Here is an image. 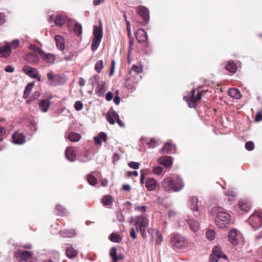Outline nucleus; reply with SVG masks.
<instances>
[{
  "mask_svg": "<svg viewBox=\"0 0 262 262\" xmlns=\"http://www.w3.org/2000/svg\"><path fill=\"white\" fill-rule=\"evenodd\" d=\"M211 212L215 213V223L221 229L229 227L231 223V215L227 211L219 207L213 208Z\"/></svg>",
  "mask_w": 262,
  "mask_h": 262,
  "instance_id": "f257e3e1",
  "label": "nucleus"
},
{
  "mask_svg": "<svg viewBox=\"0 0 262 262\" xmlns=\"http://www.w3.org/2000/svg\"><path fill=\"white\" fill-rule=\"evenodd\" d=\"M162 187L166 191L172 190L173 191L177 192L183 189L184 184L181 178L176 176L174 178L169 177L165 178L163 182Z\"/></svg>",
  "mask_w": 262,
  "mask_h": 262,
  "instance_id": "f03ea898",
  "label": "nucleus"
},
{
  "mask_svg": "<svg viewBox=\"0 0 262 262\" xmlns=\"http://www.w3.org/2000/svg\"><path fill=\"white\" fill-rule=\"evenodd\" d=\"M170 243L173 247L180 249H191L194 246L193 243L188 241L179 234H174L171 236Z\"/></svg>",
  "mask_w": 262,
  "mask_h": 262,
  "instance_id": "7ed1b4c3",
  "label": "nucleus"
},
{
  "mask_svg": "<svg viewBox=\"0 0 262 262\" xmlns=\"http://www.w3.org/2000/svg\"><path fill=\"white\" fill-rule=\"evenodd\" d=\"M99 24L100 27H98L97 26H94L93 27L94 37L91 45V49L93 51H96L98 49L103 37V31L101 20L99 21Z\"/></svg>",
  "mask_w": 262,
  "mask_h": 262,
  "instance_id": "20e7f679",
  "label": "nucleus"
},
{
  "mask_svg": "<svg viewBox=\"0 0 262 262\" xmlns=\"http://www.w3.org/2000/svg\"><path fill=\"white\" fill-rule=\"evenodd\" d=\"M149 224L148 218L144 215H138L136 217L135 226L137 231L139 230L143 238L146 237L145 228Z\"/></svg>",
  "mask_w": 262,
  "mask_h": 262,
  "instance_id": "39448f33",
  "label": "nucleus"
},
{
  "mask_svg": "<svg viewBox=\"0 0 262 262\" xmlns=\"http://www.w3.org/2000/svg\"><path fill=\"white\" fill-rule=\"evenodd\" d=\"M195 93V90L192 89L187 96L183 97L184 100L187 102L189 107L190 108L194 107L196 102L200 101L201 99L202 92L198 90L196 96L194 95Z\"/></svg>",
  "mask_w": 262,
  "mask_h": 262,
  "instance_id": "423d86ee",
  "label": "nucleus"
},
{
  "mask_svg": "<svg viewBox=\"0 0 262 262\" xmlns=\"http://www.w3.org/2000/svg\"><path fill=\"white\" fill-rule=\"evenodd\" d=\"M228 237L230 244L237 246L239 242H244L242 233L236 229H232L228 234Z\"/></svg>",
  "mask_w": 262,
  "mask_h": 262,
  "instance_id": "0eeeda50",
  "label": "nucleus"
},
{
  "mask_svg": "<svg viewBox=\"0 0 262 262\" xmlns=\"http://www.w3.org/2000/svg\"><path fill=\"white\" fill-rule=\"evenodd\" d=\"M249 223L256 229L262 226V212L256 211L249 219Z\"/></svg>",
  "mask_w": 262,
  "mask_h": 262,
  "instance_id": "6e6552de",
  "label": "nucleus"
},
{
  "mask_svg": "<svg viewBox=\"0 0 262 262\" xmlns=\"http://www.w3.org/2000/svg\"><path fill=\"white\" fill-rule=\"evenodd\" d=\"M107 121L111 124H114L116 122L121 127H124V123L120 120L118 114L113 109L110 110L106 114Z\"/></svg>",
  "mask_w": 262,
  "mask_h": 262,
  "instance_id": "1a4fd4ad",
  "label": "nucleus"
},
{
  "mask_svg": "<svg viewBox=\"0 0 262 262\" xmlns=\"http://www.w3.org/2000/svg\"><path fill=\"white\" fill-rule=\"evenodd\" d=\"M47 76L50 84L52 85H57L63 84L65 81L64 79H63L62 81H59V80H61L64 77L59 74L54 75L52 71L49 72Z\"/></svg>",
  "mask_w": 262,
  "mask_h": 262,
  "instance_id": "9d476101",
  "label": "nucleus"
},
{
  "mask_svg": "<svg viewBox=\"0 0 262 262\" xmlns=\"http://www.w3.org/2000/svg\"><path fill=\"white\" fill-rule=\"evenodd\" d=\"M23 71L30 77L36 78L38 81H40L41 80V77L38 75V71L36 69L32 68L28 65H26L24 66Z\"/></svg>",
  "mask_w": 262,
  "mask_h": 262,
  "instance_id": "9b49d317",
  "label": "nucleus"
},
{
  "mask_svg": "<svg viewBox=\"0 0 262 262\" xmlns=\"http://www.w3.org/2000/svg\"><path fill=\"white\" fill-rule=\"evenodd\" d=\"M63 247L65 249L66 254L70 258H73L76 257L78 254V251L75 249L72 245L70 244H65Z\"/></svg>",
  "mask_w": 262,
  "mask_h": 262,
  "instance_id": "f8f14e48",
  "label": "nucleus"
},
{
  "mask_svg": "<svg viewBox=\"0 0 262 262\" xmlns=\"http://www.w3.org/2000/svg\"><path fill=\"white\" fill-rule=\"evenodd\" d=\"M24 59L31 64H36L38 63L39 58L38 55L34 53H29L24 56Z\"/></svg>",
  "mask_w": 262,
  "mask_h": 262,
  "instance_id": "ddd939ff",
  "label": "nucleus"
},
{
  "mask_svg": "<svg viewBox=\"0 0 262 262\" xmlns=\"http://www.w3.org/2000/svg\"><path fill=\"white\" fill-rule=\"evenodd\" d=\"M138 13L142 17V18L145 20V23L143 25L147 24L149 20V12L148 9L142 6H139L137 8Z\"/></svg>",
  "mask_w": 262,
  "mask_h": 262,
  "instance_id": "4468645a",
  "label": "nucleus"
},
{
  "mask_svg": "<svg viewBox=\"0 0 262 262\" xmlns=\"http://www.w3.org/2000/svg\"><path fill=\"white\" fill-rule=\"evenodd\" d=\"M11 52V44L9 43H5L0 47V57L6 58L10 55Z\"/></svg>",
  "mask_w": 262,
  "mask_h": 262,
  "instance_id": "2eb2a0df",
  "label": "nucleus"
},
{
  "mask_svg": "<svg viewBox=\"0 0 262 262\" xmlns=\"http://www.w3.org/2000/svg\"><path fill=\"white\" fill-rule=\"evenodd\" d=\"M136 37L137 40L140 43L145 42L148 39V36L147 33L144 29H139L136 33Z\"/></svg>",
  "mask_w": 262,
  "mask_h": 262,
  "instance_id": "dca6fc26",
  "label": "nucleus"
},
{
  "mask_svg": "<svg viewBox=\"0 0 262 262\" xmlns=\"http://www.w3.org/2000/svg\"><path fill=\"white\" fill-rule=\"evenodd\" d=\"M32 253L27 250H17V258L21 261H28L32 258Z\"/></svg>",
  "mask_w": 262,
  "mask_h": 262,
  "instance_id": "f3484780",
  "label": "nucleus"
},
{
  "mask_svg": "<svg viewBox=\"0 0 262 262\" xmlns=\"http://www.w3.org/2000/svg\"><path fill=\"white\" fill-rule=\"evenodd\" d=\"M99 77L98 76H94L91 78V80H94L95 82L97 83L99 86L96 89V93L100 97H102L106 91L104 84L100 85L98 83Z\"/></svg>",
  "mask_w": 262,
  "mask_h": 262,
  "instance_id": "a211bd4d",
  "label": "nucleus"
},
{
  "mask_svg": "<svg viewBox=\"0 0 262 262\" xmlns=\"http://www.w3.org/2000/svg\"><path fill=\"white\" fill-rule=\"evenodd\" d=\"M186 220L190 229L193 232L195 233L198 230L199 228V223L189 216H187Z\"/></svg>",
  "mask_w": 262,
  "mask_h": 262,
  "instance_id": "6ab92c4d",
  "label": "nucleus"
},
{
  "mask_svg": "<svg viewBox=\"0 0 262 262\" xmlns=\"http://www.w3.org/2000/svg\"><path fill=\"white\" fill-rule=\"evenodd\" d=\"M54 19V22L57 26L59 27L62 26V25L65 23L66 21V16L61 15V14H58L56 15L55 18H54L52 15L50 16V18L49 19V21H52Z\"/></svg>",
  "mask_w": 262,
  "mask_h": 262,
  "instance_id": "aec40b11",
  "label": "nucleus"
},
{
  "mask_svg": "<svg viewBox=\"0 0 262 262\" xmlns=\"http://www.w3.org/2000/svg\"><path fill=\"white\" fill-rule=\"evenodd\" d=\"M148 232L151 235L152 238H156L157 244H160L163 241L162 234L156 229L150 228L148 230Z\"/></svg>",
  "mask_w": 262,
  "mask_h": 262,
  "instance_id": "412c9836",
  "label": "nucleus"
},
{
  "mask_svg": "<svg viewBox=\"0 0 262 262\" xmlns=\"http://www.w3.org/2000/svg\"><path fill=\"white\" fill-rule=\"evenodd\" d=\"M161 151L163 154H173L176 151V146L170 142H166Z\"/></svg>",
  "mask_w": 262,
  "mask_h": 262,
  "instance_id": "4be33fe9",
  "label": "nucleus"
},
{
  "mask_svg": "<svg viewBox=\"0 0 262 262\" xmlns=\"http://www.w3.org/2000/svg\"><path fill=\"white\" fill-rule=\"evenodd\" d=\"M65 155L67 159L71 162H74L76 159V152L72 147L69 146L66 148Z\"/></svg>",
  "mask_w": 262,
  "mask_h": 262,
  "instance_id": "5701e85b",
  "label": "nucleus"
},
{
  "mask_svg": "<svg viewBox=\"0 0 262 262\" xmlns=\"http://www.w3.org/2000/svg\"><path fill=\"white\" fill-rule=\"evenodd\" d=\"M39 55L42 60L50 63H53L55 60L54 56L50 53H46L43 50L39 51Z\"/></svg>",
  "mask_w": 262,
  "mask_h": 262,
  "instance_id": "b1692460",
  "label": "nucleus"
},
{
  "mask_svg": "<svg viewBox=\"0 0 262 262\" xmlns=\"http://www.w3.org/2000/svg\"><path fill=\"white\" fill-rule=\"evenodd\" d=\"M158 162L165 167H168L172 165V160L169 156H164L159 159Z\"/></svg>",
  "mask_w": 262,
  "mask_h": 262,
  "instance_id": "393cba45",
  "label": "nucleus"
},
{
  "mask_svg": "<svg viewBox=\"0 0 262 262\" xmlns=\"http://www.w3.org/2000/svg\"><path fill=\"white\" fill-rule=\"evenodd\" d=\"M50 106V101L49 99H41L39 102V109L42 112H47Z\"/></svg>",
  "mask_w": 262,
  "mask_h": 262,
  "instance_id": "a878e982",
  "label": "nucleus"
},
{
  "mask_svg": "<svg viewBox=\"0 0 262 262\" xmlns=\"http://www.w3.org/2000/svg\"><path fill=\"white\" fill-rule=\"evenodd\" d=\"M156 180L152 178H148L145 183V186L149 191L154 190L156 187Z\"/></svg>",
  "mask_w": 262,
  "mask_h": 262,
  "instance_id": "bb28decb",
  "label": "nucleus"
},
{
  "mask_svg": "<svg viewBox=\"0 0 262 262\" xmlns=\"http://www.w3.org/2000/svg\"><path fill=\"white\" fill-rule=\"evenodd\" d=\"M94 140L96 144L101 145L102 144V140L105 142L107 140L106 134L103 132L100 133L97 136L94 137Z\"/></svg>",
  "mask_w": 262,
  "mask_h": 262,
  "instance_id": "cd10ccee",
  "label": "nucleus"
},
{
  "mask_svg": "<svg viewBox=\"0 0 262 262\" xmlns=\"http://www.w3.org/2000/svg\"><path fill=\"white\" fill-rule=\"evenodd\" d=\"M238 206L242 211L245 212L249 211L251 207L250 203L245 200H241L239 202Z\"/></svg>",
  "mask_w": 262,
  "mask_h": 262,
  "instance_id": "c85d7f7f",
  "label": "nucleus"
},
{
  "mask_svg": "<svg viewBox=\"0 0 262 262\" xmlns=\"http://www.w3.org/2000/svg\"><path fill=\"white\" fill-rule=\"evenodd\" d=\"M55 40L57 48L60 50H63L64 49L63 38L60 35H56L55 37Z\"/></svg>",
  "mask_w": 262,
  "mask_h": 262,
  "instance_id": "c756f323",
  "label": "nucleus"
},
{
  "mask_svg": "<svg viewBox=\"0 0 262 262\" xmlns=\"http://www.w3.org/2000/svg\"><path fill=\"white\" fill-rule=\"evenodd\" d=\"M229 96L235 99H239L241 97V94L239 91L236 88L230 89L228 90Z\"/></svg>",
  "mask_w": 262,
  "mask_h": 262,
  "instance_id": "7c9ffc66",
  "label": "nucleus"
},
{
  "mask_svg": "<svg viewBox=\"0 0 262 262\" xmlns=\"http://www.w3.org/2000/svg\"><path fill=\"white\" fill-rule=\"evenodd\" d=\"M68 138L71 142H77L80 139L81 136L78 133L70 132L68 134Z\"/></svg>",
  "mask_w": 262,
  "mask_h": 262,
  "instance_id": "2f4dec72",
  "label": "nucleus"
},
{
  "mask_svg": "<svg viewBox=\"0 0 262 262\" xmlns=\"http://www.w3.org/2000/svg\"><path fill=\"white\" fill-rule=\"evenodd\" d=\"M198 200L195 197H192L190 201V207L193 212H197L198 210Z\"/></svg>",
  "mask_w": 262,
  "mask_h": 262,
  "instance_id": "473e14b6",
  "label": "nucleus"
},
{
  "mask_svg": "<svg viewBox=\"0 0 262 262\" xmlns=\"http://www.w3.org/2000/svg\"><path fill=\"white\" fill-rule=\"evenodd\" d=\"M226 69L228 71H229L232 73H235L237 71V68L234 62H233V61H230L227 64V66L226 67Z\"/></svg>",
  "mask_w": 262,
  "mask_h": 262,
  "instance_id": "72a5a7b5",
  "label": "nucleus"
},
{
  "mask_svg": "<svg viewBox=\"0 0 262 262\" xmlns=\"http://www.w3.org/2000/svg\"><path fill=\"white\" fill-rule=\"evenodd\" d=\"M34 85V82H30L29 83H28L27 84V85L25 88V89L24 92V98H27L29 96Z\"/></svg>",
  "mask_w": 262,
  "mask_h": 262,
  "instance_id": "f704fd0d",
  "label": "nucleus"
},
{
  "mask_svg": "<svg viewBox=\"0 0 262 262\" xmlns=\"http://www.w3.org/2000/svg\"><path fill=\"white\" fill-rule=\"evenodd\" d=\"M213 254L215 255L219 258H224L225 259L227 258L226 255H225L218 247H214L212 249Z\"/></svg>",
  "mask_w": 262,
  "mask_h": 262,
  "instance_id": "c9c22d12",
  "label": "nucleus"
},
{
  "mask_svg": "<svg viewBox=\"0 0 262 262\" xmlns=\"http://www.w3.org/2000/svg\"><path fill=\"white\" fill-rule=\"evenodd\" d=\"M60 233L62 237L68 238L73 237L76 235L75 231L72 230H64Z\"/></svg>",
  "mask_w": 262,
  "mask_h": 262,
  "instance_id": "e433bc0d",
  "label": "nucleus"
},
{
  "mask_svg": "<svg viewBox=\"0 0 262 262\" xmlns=\"http://www.w3.org/2000/svg\"><path fill=\"white\" fill-rule=\"evenodd\" d=\"M90 159H91L90 151L89 150L85 151L83 156H80L78 159V160L80 162H86L89 161Z\"/></svg>",
  "mask_w": 262,
  "mask_h": 262,
  "instance_id": "4c0bfd02",
  "label": "nucleus"
},
{
  "mask_svg": "<svg viewBox=\"0 0 262 262\" xmlns=\"http://www.w3.org/2000/svg\"><path fill=\"white\" fill-rule=\"evenodd\" d=\"M74 31L77 36H80L82 34V26L79 23H76L74 25Z\"/></svg>",
  "mask_w": 262,
  "mask_h": 262,
  "instance_id": "58836bf2",
  "label": "nucleus"
},
{
  "mask_svg": "<svg viewBox=\"0 0 262 262\" xmlns=\"http://www.w3.org/2000/svg\"><path fill=\"white\" fill-rule=\"evenodd\" d=\"M109 238L112 242L116 243H120L122 240L121 236L116 233H112Z\"/></svg>",
  "mask_w": 262,
  "mask_h": 262,
  "instance_id": "ea45409f",
  "label": "nucleus"
},
{
  "mask_svg": "<svg viewBox=\"0 0 262 262\" xmlns=\"http://www.w3.org/2000/svg\"><path fill=\"white\" fill-rule=\"evenodd\" d=\"M103 68V61L102 60H98L95 65V70L97 73H100Z\"/></svg>",
  "mask_w": 262,
  "mask_h": 262,
  "instance_id": "a19ab883",
  "label": "nucleus"
},
{
  "mask_svg": "<svg viewBox=\"0 0 262 262\" xmlns=\"http://www.w3.org/2000/svg\"><path fill=\"white\" fill-rule=\"evenodd\" d=\"M113 198L111 195H106L104 196L102 200V202L104 205L108 206L112 204Z\"/></svg>",
  "mask_w": 262,
  "mask_h": 262,
  "instance_id": "79ce46f5",
  "label": "nucleus"
},
{
  "mask_svg": "<svg viewBox=\"0 0 262 262\" xmlns=\"http://www.w3.org/2000/svg\"><path fill=\"white\" fill-rule=\"evenodd\" d=\"M225 195L228 199V201H232L234 200L235 193L232 190H229L226 192Z\"/></svg>",
  "mask_w": 262,
  "mask_h": 262,
  "instance_id": "37998d69",
  "label": "nucleus"
},
{
  "mask_svg": "<svg viewBox=\"0 0 262 262\" xmlns=\"http://www.w3.org/2000/svg\"><path fill=\"white\" fill-rule=\"evenodd\" d=\"M215 233L213 230H208L206 233L207 238L209 241H212L214 239Z\"/></svg>",
  "mask_w": 262,
  "mask_h": 262,
  "instance_id": "c03bdc74",
  "label": "nucleus"
},
{
  "mask_svg": "<svg viewBox=\"0 0 262 262\" xmlns=\"http://www.w3.org/2000/svg\"><path fill=\"white\" fill-rule=\"evenodd\" d=\"M89 183L91 185H94L97 183L96 178L92 174H89L87 178Z\"/></svg>",
  "mask_w": 262,
  "mask_h": 262,
  "instance_id": "a18cd8bd",
  "label": "nucleus"
},
{
  "mask_svg": "<svg viewBox=\"0 0 262 262\" xmlns=\"http://www.w3.org/2000/svg\"><path fill=\"white\" fill-rule=\"evenodd\" d=\"M110 256L113 259V262H116L117 249L116 248L113 247L111 248L110 250Z\"/></svg>",
  "mask_w": 262,
  "mask_h": 262,
  "instance_id": "49530a36",
  "label": "nucleus"
},
{
  "mask_svg": "<svg viewBox=\"0 0 262 262\" xmlns=\"http://www.w3.org/2000/svg\"><path fill=\"white\" fill-rule=\"evenodd\" d=\"M56 210L58 211L62 215L66 214L67 213L66 208L60 205H56Z\"/></svg>",
  "mask_w": 262,
  "mask_h": 262,
  "instance_id": "de8ad7c7",
  "label": "nucleus"
},
{
  "mask_svg": "<svg viewBox=\"0 0 262 262\" xmlns=\"http://www.w3.org/2000/svg\"><path fill=\"white\" fill-rule=\"evenodd\" d=\"M25 137L20 133H17V144H23L25 142Z\"/></svg>",
  "mask_w": 262,
  "mask_h": 262,
  "instance_id": "09e8293b",
  "label": "nucleus"
},
{
  "mask_svg": "<svg viewBox=\"0 0 262 262\" xmlns=\"http://www.w3.org/2000/svg\"><path fill=\"white\" fill-rule=\"evenodd\" d=\"M132 71L136 72V76H138V74L142 72V68L141 67L133 65L132 67Z\"/></svg>",
  "mask_w": 262,
  "mask_h": 262,
  "instance_id": "8fccbe9b",
  "label": "nucleus"
},
{
  "mask_svg": "<svg viewBox=\"0 0 262 262\" xmlns=\"http://www.w3.org/2000/svg\"><path fill=\"white\" fill-rule=\"evenodd\" d=\"M152 171L154 174L157 175H160L163 171V168L162 167L160 166H157L154 167Z\"/></svg>",
  "mask_w": 262,
  "mask_h": 262,
  "instance_id": "3c124183",
  "label": "nucleus"
},
{
  "mask_svg": "<svg viewBox=\"0 0 262 262\" xmlns=\"http://www.w3.org/2000/svg\"><path fill=\"white\" fill-rule=\"evenodd\" d=\"M125 18H126L125 14L124 15ZM126 23V29L127 31V35L129 38H132V34H131V29L130 23L128 20L125 19Z\"/></svg>",
  "mask_w": 262,
  "mask_h": 262,
  "instance_id": "603ef678",
  "label": "nucleus"
},
{
  "mask_svg": "<svg viewBox=\"0 0 262 262\" xmlns=\"http://www.w3.org/2000/svg\"><path fill=\"white\" fill-rule=\"evenodd\" d=\"M40 96V93L38 91H35L33 92V93L32 94L31 96L30 97V100L31 101H34L37 99L39 96Z\"/></svg>",
  "mask_w": 262,
  "mask_h": 262,
  "instance_id": "864d4df0",
  "label": "nucleus"
},
{
  "mask_svg": "<svg viewBox=\"0 0 262 262\" xmlns=\"http://www.w3.org/2000/svg\"><path fill=\"white\" fill-rule=\"evenodd\" d=\"M74 108L77 111L81 110L83 108V104L80 101H77L74 104Z\"/></svg>",
  "mask_w": 262,
  "mask_h": 262,
  "instance_id": "5fc2aeb1",
  "label": "nucleus"
},
{
  "mask_svg": "<svg viewBox=\"0 0 262 262\" xmlns=\"http://www.w3.org/2000/svg\"><path fill=\"white\" fill-rule=\"evenodd\" d=\"M245 148L246 149L251 151L254 149V144L252 141H248L245 144Z\"/></svg>",
  "mask_w": 262,
  "mask_h": 262,
  "instance_id": "6e6d98bb",
  "label": "nucleus"
},
{
  "mask_svg": "<svg viewBox=\"0 0 262 262\" xmlns=\"http://www.w3.org/2000/svg\"><path fill=\"white\" fill-rule=\"evenodd\" d=\"M128 166L134 169H137L139 167V163L135 162H131L128 164Z\"/></svg>",
  "mask_w": 262,
  "mask_h": 262,
  "instance_id": "4d7b16f0",
  "label": "nucleus"
},
{
  "mask_svg": "<svg viewBox=\"0 0 262 262\" xmlns=\"http://www.w3.org/2000/svg\"><path fill=\"white\" fill-rule=\"evenodd\" d=\"M149 147L154 148L157 145V141L156 139L152 138L150 141L148 143Z\"/></svg>",
  "mask_w": 262,
  "mask_h": 262,
  "instance_id": "13d9d810",
  "label": "nucleus"
},
{
  "mask_svg": "<svg viewBox=\"0 0 262 262\" xmlns=\"http://www.w3.org/2000/svg\"><path fill=\"white\" fill-rule=\"evenodd\" d=\"M135 210L137 211L144 212L146 211V207L145 206H136Z\"/></svg>",
  "mask_w": 262,
  "mask_h": 262,
  "instance_id": "bf43d9fd",
  "label": "nucleus"
},
{
  "mask_svg": "<svg viewBox=\"0 0 262 262\" xmlns=\"http://www.w3.org/2000/svg\"><path fill=\"white\" fill-rule=\"evenodd\" d=\"M255 121L259 122L262 120V110L259 112H257L255 116Z\"/></svg>",
  "mask_w": 262,
  "mask_h": 262,
  "instance_id": "052dcab7",
  "label": "nucleus"
},
{
  "mask_svg": "<svg viewBox=\"0 0 262 262\" xmlns=\"http://www.w3.org/2000/svg\"><path fill=\"white\" fill-rule=\"evenodd\" d=\"M29 48L32 51H37L39 54V51L42 50L40 48L34 45H31L29 46Z\"/></svg>",
  "mask_w": 262,
  "mask_h": 262,
  "instance_id": "680f3d73",
  "label": "nucleus"
},
{
  "mask_svg": "<svg viewBox=\"0 0 262 262\" xmlns=\"http://www.w3.org/2000/svg\"><path fill=\"white\" fill-rule=\"evenodd\" d=\"M136 231H137V230L135 229L134 228H132L130 229V235L133 239H136L137 238Z\"/></svg>",
  "mask_w": 262,
  "mask_h": 262,
  "instance_id": "e2e57ef3",
  "label": "nucleus"
},
{
  "mask_svg": "<svg viewBox=\"0 0 262 262\" xmlns=\"http://www.w3.org/2000/svg\"><path fill=\"white\" fill-rule=\"evenodd\" d=\"M218 258L217 256L212 254L209 257V262H217Z\"/></svg>",
  "mask_w": 262,
  "mask_h": 262,
  "instance_id": "0e129e2a",
  "label": "nucleus"
},
{
  "mask_svg": "<svg viewBox=\"0 0 262 262\" xmlns=\"http://www.w3.org/2000/svg\"><path fill=\"white\" fill-rule=\"evenodd\" d=\"M117 217L118 221L120 222H123L124 221V219L122 214L120 212H117Z\"/></svg>",
  "mask_w": 262,
  "mask_h": 262,
  "instance_id": "69168bd1",
  "label": "nucleus"
},
{
  "mask_svg": "<svg viewBox=\"0 0 262 262\" xmlns=\"http://www.w3.org/2000/svg\"><path fill=\"white\" fill-rule=\"evenodd\" d=\"M105 97H106V100H107L108 101L112 100L113 98V93H112L111 92H108V93H107Z\"/></svg>",
  "mask_w": 262,
  "mask_h": 262,
  "instance_id": "338daca9",
  "label": "nucleus"
},
{
  "mask_svg": "<svg viewBox=\"0 0 262 262\" xmlns=\"http://www.w3.org/2000/svg\"><path fill=\"white\" fill-rule=\"evenodd\" d=\"M5 71L9 73H11L14 71V68L11 66H8L5 68Z\"/></svg>",
  "mask_w": 262,
  "mask_h": 262,
  "instance_id": "774afa93",
  "label": "nucleus"
}]
</instances>
